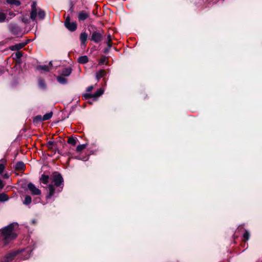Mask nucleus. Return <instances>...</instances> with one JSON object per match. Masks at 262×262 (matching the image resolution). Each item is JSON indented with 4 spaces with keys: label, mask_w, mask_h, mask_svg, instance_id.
<instances>
[{
    "label": "nucleus",
    "mask_w": 262,
    "mask_h": 262,
    "mask_svg": "<svg viewBox=\"0 0 262 262\" xmlns=\"http://www.w3.org/2000/svg\"><path fill=\"white\" fill-rule=\"evenodd\" d=\"M66 27L71 31H74L77 29V24L74 21H67L64 23Z\"/></svg>",
    "instance_id": "6"
},
{
    "label": "nucleus",
    "mask_w": 262,
    "mask_h": 262,
    "mask_svg": "<svg viewBox=\"0 0 262 262\" xmlns=\"http://www.w3.org/2000/svg\"><path fill=\"white\" fill-rule=\"evenodd\" d=\"M68 143L73 145H75L77 143V139L73 137H70L68 139Z\"/></svg>",
    "instance_id": "24"
},
{
    "label": "nucleus",
    "mask_w": 262,
    "mask_h": 262,
    "mask_svg": "<svg viewBox=\"0 0 262 262\" xmlns=\"http://www.w3.org/2000/svg\"><path fill=\"white\" fill-rule=\"evenodd\" d=\"M17 254V253L15 252H12L9 254L10 256L14 257Z\"/></svg>",
    "instance_id": "39"
},
{
    "label": "nucleus",
    "mask_w": 262,
    "mask_h": 262,
    "mask_svg": "<svg viewBox=\"0 0 262 262\" xmlns=\"http://www.w3.org/2000/svg\"><path fill=\"white\" fill-rule=\"evenodd\" d=\"M15 56L17 59H19L22 56V54L19 52H17L15 53Z\"/></svg>",
    "instance_id": "34"
},
{
    "label": "nucleus",
    "mask_w": 262,
    "mask_h": 262,
    "mask_svg": "<svg viewBox=\"0 0 262 262\" xmlns=\"http://www.w3.org/2000/svg\"><path fill=\"white\" fill-rule=\"evenodd\" d=\"M46 14L43 10L40 8H38V17L40 19H43L45 17Z\"/></svg>",
    "instance_id": "18"
},
{
    "label": "nucleus",
    "mask_w": 262,
    "mask_h": 262,
    "mask_svg": "<svg viewBox=\"0 0 262 262\" xmlns=\"http://www.w3.org/2000/svg\"><path fill=\"white\" fill-rule=\"evenodd\" d=\"M48 193L47 195V199L51 198L55 193V188L52 184H49L48 187Z\"/></svg>",
    "instance_id": "10"
},
{
    "label": "nucleus",
    "mask_w": 262,
    "mask_h": 262,
    "mask_svg": "<svg viewBox=\"0 0 262 262\" xmlns=\"http://www.w3.org/2000/svg\"><path fill=\"white\" fill-rule=\"evenodd\" d=\"M8 14L10 16V18H11L12 17H13L15 15L14 13L12 11H9V13H8Z\"/></svg>",
    "instance_id": "35"
},
{
    "label": "nucleus",
    "mask_w": 262,
    "mask_h": 262,
    "mask_svg": "<svg viewBox=\"0 0 262 262\" xmlns=\"http://www.w3.org/2000/svg\"><path fill=\"white\" fill-rule=\"evenodd\" d=\"M31 201H32V199H31V196L29 195H27V196H26V197L25 198L23 203L25 205H28L31 203Z\"/></svg>",
    "instance_id": "23"
},
{
    "label": "nucleus",
    "mask_w": 262,
    "mask_h": 262,
    "mask_svg": "<svg viewBox=\"0 0 262 262\" xmlns=\"http://www.w3.org/2000/svg\"><path fill=\"white\" fill-rule=\"evenodd\" d=\"M43 121L42 117L41 115H38L36 116L34 119V122L38 123L39 122H41Z\"/></svg>",
    "instance_id": "29"
},
{
    "label": "nucleus",
    "mask_w": 262,
    "mask_h": 262,
    "mask_svg": "<svg viewBox=\"0 0 262 262\" xmlns=\"http://www.w3.org/2000/svg\"><path fill=\"white\" fill-rule=\"evenodd\" d=\"M78 61L79 63L84 64L88 62V58L86 56H82L78 58Z\"/></svg>",
    "instance_id": "16"
},
{
    "label": "nucleus",
    "mask_w": 262,
    "mask_h": 262,
    "mask_svg": "<svg viewBox=\"0 0 262 262\" xmlns=\"http://www.w3.org/2000/svg\"><path fill=\"white\" fill-rule=\"evenodd\" d=\"M6 164V160L5 159H1L0 160V174H1L4 171L5 168V165Z\"/></svg>",
    "instance_id": "14"
},
{
    "label": "nucleus",
    "mask_w": 262,
    "mask_h": 262,
    "mask_svg": "<svg viewBox=\"0 0 262 262\" xmlns=\"http://www.w3.org/2000/svg\"><path fill=\"white\" fill-rule=\"evenodd\" d=\"M104 93V91L102 89H98L94 94H92L93 98L96 100L97 98L102 95Z\"/></svg>",
    "instance_id": "13"
},
{
    "label": "nucleus",
    "mask_w": 262,
    "mask_h": 262,
    "mask_svg": "<svg viewBox=\"0 0 262 262\" xmlns=\"http://www.w3.org/2000/svg\"><path fill=\"white\" fill-rule=\"evenodd\" d=\"M53 113L52 112L46 113L42 117L43 121L49 120L52 116Z\"/></svg>",
    "instance_id": "22"
},
{
    "label": "nucleus",
    "mask_w": 262,
    "mask_h": 262,
    "mask_svg": "<svg viewBox=\"0 0 262 262\" xmlns=\"http://www.w3.org/2000/svg\"><path fill=\"white\" fill-rule=\"evenodd\" d=\"M38 8L37 7L36 2H33L31 5V11L30 12V18L32 21H35L37 16H38Z\"/></svg>",
    "instance_id": "3"
},
{
    "label": "nucleus",
    "mask_w": 262,
    "mask_h": 262,
    "mask_svg": "<svg viewBox=\"0 0 262 262\" xmlns=\"http://www.w3.org/2000/svg\"><path fill=\"white\" fill-rule=\"evenodd\" d=\"M91 39L95 43H98L102 39V34L98 31H94L92 34Z\"/></svg>",
    "instance_id": "4"
},
{
    "label": "nucleus",
    "mask_w": 262,
    "mask_h": 262,
    "mask_svg": "<svg viewBox=\"0 0 262 262\" xmlns=\"http://www.w3.org/2000/svg\"><path fill=\"white\" fill-rule=\"evenodd\" d=\"M49 177L48 175L42 174L40 180L45 184H47L49 182Z\"/></svg>",
    "instance_id": "19"
},
{
    "label": "nucleus",
    "mask_w": 262,
    "mask_h": 262,
    "mask_svg": "<svg viewBox=\"0 0 262 262\" xmlns=\"http://www.w3.org/2000/svg\"><path fill=\"white\" fill-rule=\"evenodd\" d=\"M9 198L8 196L5 193L0 194V201L1 202H5L8 201Z\"/></svg>",
    "instance_id": "26"
},
{
    "label": "nucleus",
    "mask_w": 262,
    "mask_h": 262,
    "mask_svg": "<svg viewBox=\"0 0 262 262\" xmlns=\"http://www.w3.org/2000/svg\"><path fill=\"white\" fill-rule=\"evenodd\" d=\"M6 2L10 5H14L18 6L20 5V2L17 0H6Z\"/></svg>",
    "instance_id": "20"
},
{
    "label": "nucleus",
    "mask_w": 262,
    "mask_h": 262,
    "mask_svg": "<svg viewBox=\"0 0 262 262\" xmlns=\"http://www.w3.org/2000/svg\"><path fill=\"white\" fill-rule=\"evenodd\" d=\"M90 16V13L85 11H81L79 12L78 18L80 21H83L88 18Z\"/></svg>",
    "instance_id": "7"
},
{
    "label": "nucleus",
    "mask_w": 262,
    "mask_h": 262,
    "mask_svg": "<svg viewBox=\"0 0 262 262\" xmlns=\"http://www.w3.org/2000/svg\"><path fill=\"white\" fill-rule=\"evenodd\" d=\"M93 89V86H89L87 89H86V91L88 92H91L92 90Z\"/></svg>",
    "instance_id": "36"
},
{
    "label": "nucleus",
    "mask_w": 262,
    "mask_h": 262,
    "mask_svg": "<svg viewBox=\"0 0 262 262\" xmlns=\"http://www.w3.org/2000/svg\"><path fill=\"white\" fill-rule=\"evenodd\" d=\"M24 167H25V164L21 161L18 162L16 164L15 166V169L17 170H23L24 168Z\"/></svg>",
    "instance_id": "15"
},
{
    "label": "nucleus",
    "mask_w": 262,
    "mask_h": 262,
    "mask_svg": "<svg viewBox=\"0 0 262 262\" xmlns=\"http://www.w3.org/2000/svg\"><path fill=\"white\" fill-rule=\"evenodd\" d=\"M250 237V233L248 231H246L244 234H243V238H244L245 241H247Z\"/></svg>",
    "instance_id": "31"
},
{
    "label": "nucleus",
    "mask_w": 262,
    "mask_h": 262,
    "mask_svg": "<svg viewBox=\"0 0 262 262\" xmlns=\"http://www.w3.org/2000/svg\"><path fill=\"white\" fill-rule=\"evenodd\" d=\"M72 69L70 67L64 68L59 72V74L62 76H69L72 73Z\"/></svg>",
    "instance_id": "9"
},
{
    "label": "nucleus",
    "mask_w": 262,
    "mask_h": 262,
    "mask_svg": "<svg viewBox=\"0 0 262 262\" xmlns=\"http://www.w3.org/2000/svg\"><path fill=\"white\" fill-rule=\"evenodd\" d=\"M70 21V19L69 16H67L66 18L64 23H66L67 21Z\"/></svg>",
    "instance_id": "41"
},
{
    "label": "nucleus",
    "mask_w": 262,
    "mask_h": 262,
    "mask_svg": "<svg viewBox=\"0 0 262 262\" xmlns=\"http://www.w3.org/2000/svg\"><path fill=\"white\" fill-rule=\"evenodd\" d=\"M27 42H22V43H17L15 45L11 46L9 47V49L11 51H17L18 50L21 48H23L25 46L27 45Z\"/></svg>",
    "instance_id": "8"
},
{
    "label": "nucleus",
    "mask_w": 262,
    "mask_h": 262,
    "mask_svg": "<svg viewBox=\"0 0 262 262\" xmlns=\"http://www.w3.org/2000/svg\"><path fill=\"white\" fill-rule=\"evenodd\" d=\"M83 97L85 99H87L90 98H93L92 94H88V93L84 94L83 95Z\"/></svg>",
    "instance_id": "33"
},
{
    "label": "nucleus",
    "mask_w": 262,
    "mask_h": 262,
    "mask_svg": "<svg viewBox=\"0 0 262 262\" xmlns=\"http://www.w3.org/2000/svg\"><path fill=\"white\" fill-rule=\"evenodd\" d=\"M4 187L3 181L0 179V188L2 189Z\"/></svg>",
    "instance_id": "37"
},
{
    "label": "nucleus",
    "mask_w": 262,
    "mask_h": 262,
    "mask_svg": "<svg viewBox=\"0 0 262 262\" xmlns=\"http://www.w3.org/2000/svg\"><path fill=\"white\" fill-rule=\"evenodd\" d=\"M104 62V60H102V61H101V62L102 63H103Z\"/></svg>",
    "instance_id": "43"
},
{
    "label": "nucleus",
    "mask_w": 262,
    "mask_h": 262,
    "mask_svg": "<svg viewBox=\"0 0 262 262\" xmlns=\"http://www.w3.org/2000/svg\"><path fill=\"white\" fill-rule=\"evenodd\" d=\"M3 177L5 178V179H8L9 178V175L8 173H5L4 176H3Z\"/></svg>",
    "instance_id": "40"
},
{
    "label": "nucleus",
    "mask_w": 262,
    "mask_h": 262,
    "mask_svg": "<svg viewBox=\"0 0 262 262\" xmlns=\"http://www.w3.org/2000/svg\"><path fill=\"white\" fill-rule=\"evenodd\" d=\"M52 65V62L50 61L49 63V66H46V65H39L37 67V70H41L45 72H49L50 71L51 68L50 67H51Z\"/></svg>",
    "instance_id": "11"
},
{
    "label": "nucleus",
    "mask_w": 262,
    "mask_h": 262,
    "mask_svg": "<svg viewBox=\"0 0 262 262\" xmlns=\"http://www.w3.org/2000/svg\"><path fill=\"white\" fill-rule=\"evenodd\" d=\"M107 46L109 48H111L112 47V43H111V36L110 34H108L107 37Z\"/></svg>",
    "instance_id": "32"
},
{
    "label": "nucleus",
    "mask_w": 262,
    "mask_h": 262,
    "mask_svg": "<svg viewBox=\"0 0 262 262\" xmlns=\"http://www.w3.org/2000/svg\"><path fill=\"white\" fill-rule=\"evenodd\" d=\"M86 144L79 145L76 147V151L78 152L81 151L82 150H83L86 147Z\"/></svg>",
    "instance_id": "27"
},
{
    "label": "nucleus",
    "mask_w": 262,
    "mask_h": 262,
    "mask_svg": "<svg viewBox=\"0 0 262 262\" xmlns=\"http://www.w3.org/2000/svg\"><path fill=\"white\" fill-rule=\"evenodd\" d=\"M88 38V34L85 32H82L80 34V40L81 41V44L82 45H85L86 41Z\"/></svg>",
    "instance_id": "12"
},
{
    "label": "nucleus",
    "mask_w": 262,
    "mask_h": 262,
    "mask_svg": "<svg viewBox=\"0 0 262 262\" xmlns=\"http://www.w3.org/2000/svg\"><path fill=\"white\" fill-rule=\"evenodd\" d=\"M52 182L54 183V185L59 187L61 189H58V191L60 192L63 186V179L61 175L59 173H55L52 176Z\"/></svg>",
    "instance_id": "2"
},
{
    "label": "nucleus",
    "mask_w": 262,
    "mask_h": 262,
    "mask_svg": "<svg viewBox=\"0 0 262 262\" xmlns=\"http://www.w3.org/2000/svg\"><path fill=\"white\" fill-rule=\"evenodd\" d=\"M57 81L62 84H65L67 83V80L62 76H59L57 77Z\"/></svg>",
    "instance_id": "17"
},
{
    "label": "nucleus",
    "mask_w": 262,
    "mask_h": 262,
    "mask_svg": "<svg viewBox=\"0 0 262 262\" xmlns=\"http://www.w3.org/2000/svg\"><path fill=\"white\" fill-rule=\"evenodd\" d=\"M28 188L33 195H39L41 194V191L32 183H29L28 184Z\"/></svg>",
    "instance_id": "5"
},
{
    "label": "nucleus",
    "mask_w": 262,
    "mask_h": 262,
    "mask_svg": "<svg viewBox=\"0 0 262 262\" xmlns=\"http://www.w3.org/2000/svg\"><path fill=\"white\" fill-rule=\"evenodd\" d=\"M7 19L6 14L0 11V23H2L5 21Z\"/></svg>",
    "instance_id": "21"
},
{
    "label": "nucleus",
    "mask_w": 262,
    "mask_h": 262,
    "mask_svg": "<svg viewBox=\"0 0 262 262\" xmlns=\"http://www.w3.org/2000/svg\"><path fill=\"white\" fill-rule=\"evenodd\" d=\"M55 143L52 141H49V142H48L47 145L48 148L50 149H53L54 148V147L55 146Z\"/></svg>",
    "instance_id": "30"
},
{
    "label": "nucleus",
    "mask_w": 262,
    "mask_h": 262,
    "mask_svg": "<svg viewBox=\"0 0 262 262\" xmlns=\"http://www.w3.org/2000/svg\"><path fill=\"white\" fill-rule=\"evenodd\" d=\"M22 21L23 22H24L25 23L27 24V23H29V20L27 19V18H25L24 17H23L22 18Z\"/></svg>",
    "instance_id": "38"
},
{
    "label": "nucleus",
    "mask_w": 262,
    "mask_h": 262,
    "mask_svg": "<svg viewBox=\"0 0 262 262\" xmlns=\"http://www.w3.org/2000/svg\"><path fill=\"white\" fill-rule=\"evenodd\" d=\"M38 84L40 88L44 89L46 87V83L43 80L39 79L38 80Z\"/></svg>",
    "instance_id": "28"
},
{
    "label": "nucleus",
    "mask_w": 262,
    "mask_h": 262,
    "mask_svg": "<svg viewBox=\"0 0 262 262\" xmlns=\"http://www.w3.org/2000/svg\"><path fill=\"white\" fill-rule=\"evenodd\" d=\"M105 73V72L103 70H101V71H99L98 72H97L96 73V78L98 80H99V79H100L101 77H102L104 75Z\"/></svg>",
    "instance_id": "25"
},
{
    "label": "nucleus",
    "mask_w": 262,
    "mask_h": 262,
    "mask_svg": "<svg viewBox=\"0 0 262 262\" xmlns=\"http://www.w3.org/2000/svg\"><path fill=\"white\" fill-rule=\"evenodd\" d=\"M110 49V48H108V49H105L104 50V52L105 53H107L108 52V51H109Z\"/></svg>",
    "instance_id": "42"
},
{
    "label": "nucleus",
    "mask_w": 262,
    "mask_h": 262,
    "mask_svg": "<svg viewBox=\"0 0 262 262\" xmlns=\"http://www.w3.org/2000/svg\"><path fill=\"white\" fill-rule=\"evenodd\" d=\"M18 228L16 223H13L4 227L2 230L1 235L5 244H7L10 241L16 237L17 234L15 230Z\"/></svg>",
    "instance_id": "1"
}]
</instances>
